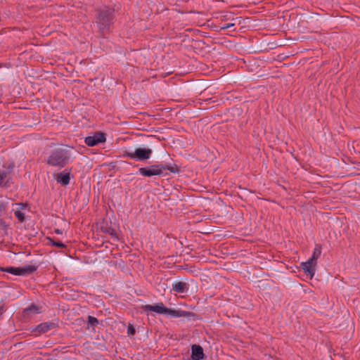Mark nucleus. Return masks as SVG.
Listing matches in <instances>:
<instances>
[{
	"instance_id": "9d476101",
	"label": "nucleus",
	"mask_w": 360,
	"mask_h": 360,
	"mask_svg": "<svg viewBox=\"0 0 360 360\" xmlns=\"http://www.w3.org/2000/svg\"><path fill=\"white\" fill-rule=\"evenodd\" d=\"M101 229L103 233L109 234L113 240L116 241L119 240L117 233L116 230L112 227L110 224L103 222Z\"/></svg>"
},
{
	"instance_id": "7ed1b4c3",
	"label": "nucleus",
	"mask_w": 360,
	"mask_h": 360,
	"mask_svg": "<svg viewBox=\"0 0 360 360\" xmlns=\"http://www.w3.org/2000/svg\"><path fill=\"white\" fill-rule=\"evenodd\" d=\"M70 158L69 150L64 148H57L51 152L47 158L46 162L50 166L61 169L67 165Z\"/></svg>"
},
{
	"instance_id": "6ab92c4d",
	"label": "nucleus",
	"mask_w": 360,
	"mask_h": 360,
	"mask_svg": "<svg viewBox=\"0 0 360 360\" xmlns=\"http://www.w3.org/2000/svg\"><path fill=\"white\" fill-rule=\"evenodd\" d=\"M7 202H0V218L3 215L4 212L6 210Z\"/></svg>"
},
{
	"instance_id": "f03ea898",
	"label": "nucleus",
	"mask_w": 360,
	"mask_h": 360,
	"mask_svg": "<svg viewBox=\"0 0 360 360\" xmlns=\"http://www.w3.org/2000/svg\"><path fill=\"white\" fill-rule=\"evenodd\" d=\"M141 309L146 312L153 311L159 314H168L173 317H191L194 316L193 313L191 311L167 308L165 307L162 302H160L155 305H143L141 306Z\"/></svg>"
},
{
	"instance_id": "9b49d317",
	"label": "nucleus",
	"mask_w": 360,
	"mask_h": 360,
	"mask_svg": "<svg viewBox=\"0 0 360 360\" xmlns=\"http://www.w3.org/2000/svg\"><path fill=\"white\" fill-rule=\"evenodd\" d=\"M204 357L203 349L198 345L191 347V358L193 360H201Z\"/></svg>"
},
{
	"instance_id": "2eb2a0df",
	"label": "nucleus",
	"mask_w": 360,
	"mask_h": 360,
	"mask_svg": "<svg viewBox=\"0 0 360 360\" xmlns=\"http://www.w3.org/2000/svg\"><path fill=\"white\" fill-rule=\"evenodd\" d=\"M14 167V165L12 164L9 165L7 170H4L0 172V186L3 184L4 179L7 176V175L11 172V169Z\"/></svg>"
},
{
	"instance_id": "0eeeda50",
	"label": "nucleus",
	"mask_w": 360,
	"mask_h": 360,
	"mask_svg": "<svg viewBox=\"0 0 360 360\" xmlns=\"http://www.w3.org/2000/svg\"><path fill=\"white\" fill-rule=\"evenodd\" d=\"M105 134L96 132L93 136L85 138L84 143L89 146H94L105 141Z\"/></svg>"
},
{
	"instance_id": "dca6fc26",
	"label": "nucleus",
	"mask_w": 360,
	"mask_h": 360,
	"mask_svg": "<svg viewBox=\"0 0 360 360\" xmlns=\"http://www.w3.org/2000/svg\"><path fill=\"white\" fill-rule=\"evenodd\" d=\"M30 312L35 314L39 313V309L37 305L32 304L29 307L24 309L25 314H28Z\"/></svg>"
},
{
	"instance_id": "423d86ee",
	"label": "nucleus",
	"mask_w": 360,
	"mask_h": 360,
	"mask_svg": "<svg viewBox=\"0 0 360 360\" xmlns=\"http://www.w3.org/2000/svg\"><path fill=\"white\" fill-rule=\"evenodd\" d=\"M37 270L34 265H27L22 267H7L2 269V271L10 273L13 275L22 276L31 274Z\"/></svg>"
},
{
	"instance_id": "4be33fe9",
	"label": "nucleus",
	"mask_w": 360,
	"mask_h": 360,
	"mask_svg": "<svg viewBox=\"0 0 360 360\" xmlns=\"http://www.w3.org/2000/svg\"><path fill=\"white\" fill-rule=\"evenodd\" d=\"M0 226L4 229V230H6V228H7V224L6 223L1 219L0 218Z\"/></svg>"
},
{
	"instance_id": "20e7f679",
	"label": "nucleus",
	"mask_w": 360,
	"mask_h": 360,
	"mask_svg": "<svg viewBox=\"0 0 360 360\" xmlns=\"http://www.w3.org/2000/svg\"><path fill=\"white\" fill-rule=\"evenodd\" d=\"M169 170L172 173H178L179 169L176 165L172 166L164 165L162 164L153 165L149 167H141L139 169V173L145 176H152L155 175H161L165 170Z\"/></svg>"
},
{
	"instance_id": "f257e3e1",
	"label": "nucleus",
	"mask_w": 360,
	"mask_h": 360,
	"mask_svg": "<svg viewBox=\"0 0 360 360\" xmlns=\"http://www.w3.org/2000/svg\"><path fill=\"white\" fill-rule=\"evenodd\" d=\"M115 9L109 6H103L96 10L95 23L98 32L101 35L109 33L114 23Z\"/></svg>"
},
{
	"instance_id": "39448f33",
	"label": "nucleus",
	"mask_w": 360,
	"mask_h": 360,
	"mask_svg": "<svg viewBox=\"0 0 360 360\" xmlns=\"http://www.w3.org/2000/svg\"><path fill=\"white\" fill-rule=\"evenodd\" d=\"M152 150L150 148H136L134 151H126L124 153V157H128L131 159H134L139 161H143L150 158L152 155Z\"/></svg>"
},
{
	"instance_id": "5701e85b",
	"label": "nucleus",
	"mask_w": 360,
	"mask_h": 360,
	"mask_svg": "<svg viewBox=\"0 0 360 360\" xmlns=\"http://www.w3.org/2000/svg\"><path fill=\"white\" fill-rule=\"evenodd\" d=\"M233 26V24H226V25H224V27H222V29H228L231 27Z\"/></svg>"
},
{
	"instance_id": "a211bd4d",
	"label": "nucleus",
	"mask_w": 360,
	"mask_h": 360,
	"mask_svg": "<svg viewBox=\"0 0 360 360\" xmlns=\"http://www.w3.org/2000/svg\"><path fill=\"white\" fill-rule=\"evenodd\" d=\"M15 216L17 217V219L20 221L22 222L25 220V216L24 213H22L20 211H15Z\"/></svg>"
},
{
	"instance_id": "6e6552de",
	"label": "nucleus",
	"mask_w": 360,
	"mask_h": 360,
	"mask_svg": "<svg viewBox=\"0 0 360 360\" xmlns=\"http://www.w3.org/2000/svg\"><path fill=\"white\" fill-rule=\"evenodd\" d=\"M54 179L61 185L67 186L70 181V172L65 169L62 172L55 174Z\"/></svg>"
},
{
	"instance_id": "b1692460",
	"label": "nucleus",
	"mask_w": 360,
	"mask_h": 360,
	"mask_svg": "<svg viewBox=\"0 0 360 360\" xmlns=\"http://www.w3.org/2000/svg\"><path fill=\"white\" fill-rule=\"evenodd\" d=\"M4 311V307L3 305L0 306V315L2 314Z\"/></svg>"
},
{
	"instance_id": "aec40b11",
	"label": "nucleus",
	"mask_w": 360,
	"mask_h": 360,
	"mask_svg": "<svg viewBox=\"0 0 360 360\" xmlns=\"http://www.w3.org/2000/svg\"><path fill=\"white\" fill-rule=\"evenodd\" d=\"M127 333L129 335H134L136 333V330H135V328L134 327V326L132 325H129L128 326V328H127Z\"/></svg>"
},
{
	"instance_id": "f3484780",
	"label": "nucleus",
	"mask_w": 360,
	"mask_h": 360,
	"mask_svg": "<svg viewBox=\"0 0 360 360\" xmlns=\"http://www.w3.org/2000/svg\"><path fill=\"white\" fill-rule=\"evenodd\" d=\"M88 324L91 326H96L98 324V320L91 316H88Z\"/></svg>"
},
{
	"instance_id": "ddd939ff",
	"label": "nucleus",
	"mask_w": 360,
	"mask_h": 360,
	"mask_svg": "<svg viewBox=\"0 0 360 360\" xmlns=\"http://www.w3.org/2000/svg\"><path fill=\"white\" fill-rule=\"evenodd\" d=\"M56 323H54L53 322L42 323L37 326V330L39 333H44L48 332L49 330L54 328L56 327Z\"/></svg>"
},
{
	"instance_id": "4468645a",
	"label": "nucleus",
	"mask_w": 360,
	"mask_h": 360,
	"mask_svg": "<svg viewBox=\"0 0 360 360\" xmlns=\"http://www.w3.org/2000/svg\"><path fill=\"white\" fill-rule=\"evenodd\" d=\"M321 247L319 245H316L314 250L313 255H312L311 257L309 258V259H310L311 261H312L313 262L316 264V259L319 258V257L321 255Z\"/></svg>"
},
{
	"instance_id": "393cba45",
	"label": "nucleus",
	"mask_w": 360,
	"mask_h": 360,
	"mask_svg": "<svg viewBox=\"0 0 360 360\" xmlns=\"http://www.w3.org/2000/svg\"><path fill=\"white\" fill-rule=\"evenodd\" d=\"M55 233L57 234H62L61 230H60L58 229H55Z\"/></svg>"
},
{
	"instance_id": "412c9836",
	"label": "nucleus",
	"mask_w": 360,
	"mask_h": 360,
	"mask_svg": "<svg viewBox=\"0 0 360 360\" xmlns=\"http://www.w3.org/2000/svg\"><path fill=\"white\" fill-rule=\"evenodd\" d=\"M50 240H51V242L53 245H55V246L58 247V248H65V244H63L61 242H55L52 239H50Z\"/></svg>"
},
{
	"instance_id": "1a4fd4ad",
	"label": "nucleus",
	"mask_w": 360,
	"mask_h": 360,
	"mask_svg": "<svg viewBox=\"0 0 360 360\" xmlns=\"http://www.w3.org/2000/svg\"><path fill=\"white\" fill-rule=\"evenodd\" d=\"M315 265L316 264L308 259L305 262H302L300 266L303 269L307 276H309L310 278H312L315 274Z\"/></svg>"
},
{
	"instance_id": "a878e982",
	"label": "nucleus",
	"mask_w": 360,
	"mask_h": 360,
	"mask_svg": "<svg viewBox=\"0 0 360 360\" xmlns=\"http://www.w3.org/2000/svg\"><path fill=\"white\" fill-rule=\"evenodd\" d=\"M16 205L20 206V208H23L25 205L23 204H15Z\"/></svg>"
},
{
	"instance_id": "f8f14e48",
	"label": "nucleus",
	"mask_w": 360,
	"mask_h": 360,
	"mask_svg": "<svg viewBox=\"0 0 360 360\" xmlns=\"http://www.w3.org/2000/svg\"><path fill=\"white\" fill-rule=\"evenodd\" d=\"M188 288H189L188 284L185 282H182V281L175 282L172 285V290L174 292H178V293L187 292V291L188 290Z\"/></svg>"
}]
</instances>
